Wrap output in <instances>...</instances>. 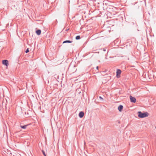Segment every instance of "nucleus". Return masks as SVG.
Masks as SVG:
<instances>
[{"label": "nucleus", "instance_id": "obj_1", "mask_svg": "<svg viewBox=\"0 0 156 156\" xmlns=\"http://www.w3.org/2000/svg\"><path fill=\"white\" fill-rule=\"evenodd\" d=\"M138 116L140 118H145L147 117L148 115V113L147 112L142 113L141 112L139 111L138 112Z\"/></svg>", "mask_w": 156, "mask_h": 156}, {"label": "nucleus", "instance_id": "obj_2", "mask_svg": "<svg viewBox=\"0 0 156 156\" xmlns=\"http://www.w3.org/2000/svg\"><path fill=\"white\" fill-rule=\"evenodd\" d=\"M2 63L3 64L7 67L9 65V61L7 60H4L2 61Z\"/></svg>", "mask_w": 156, "mask_h": 156}, {"label": "nucleus", "instance_id": "obj_3", "mask_svg": "<svg viewBox=\"0 0 156 156\" xmlns=\"http://www.w3.org/2000/svg\"><path fill=\"white\" fill-rule=\"evenodd\" d=\"M130 99V101L132 102L135 103L136 101V99L134 97H132L131 96H129Z\"/></svg>", "mask_w": 156, "mask_h": 156}, {"label": "nucleus", "instance_id": "obj_4", "mask_svg": "<svg viewBox=\"0 0 156 156\" xmlns=\"http://www.w3.org/2000/svg\"><path fill=\"white\" fill-rule=\"evenodd\" d=\"M121 70L119 69H117L116 71V77L117 78L120 77V74L121 73Z\"/></svg>", "mask_w": 156, "mask_h": 156}, {"label": "nucleus", "instance_id": "obj_5", "mask_svg": "<svg viewBox=\"0 0 156 156\" xmlns=\"http://www.w3.org/2000/svg\"><path fill=\"white\" fill-rule=\"evenodd\" d=\"M84 115V113L83 112H80L79 114V116L80 118L83 117Z\"/></svg>", "mask_w": 156, "mask_h": 156}, {"label": "nucleus", "instance_id": "obj_6", "mask_svg": "<svg viewBox=\"0 0 156 156\" xmlns=\"http://www.w3.org/2000/svg\"><path fill=\"white\" fill-rule=\"evenodd\" d=\"M123 108V106L122 105H120L118 107V109L120 112H121Z\"/></svg>", "mask_w": 156, "mask_h": 156}, {"label": "nucleus", "instance_id": "obj_7", "mask_svg": "<svg viewBox=\"0 0 156 156\" xmlns=\"http://www.w3.org/2000/svg\"><path fill=\"white\" fill-rule=\"evenodd\" d=\"M36 33L37 35H39L41 34V31L39 29L36 31Z\"/></svg>", "mask_w": 156, "mask_h": 156}, {"label": "nucleus", "instance_id": "obj_8", "mask_svg": "<svg viewBox=\"0 0 156 156\" xmlns=\"http://www.w3.org/2000/svg\"><path fill=\"white\" fill-rule=\"evenodd\" d=\"M73 41L70 40H66L64 41L63 42V44L66 43H71Z\"/></svg>", "mask_w": 156, "mask_h": 156}, {"label": "nucleus", "instance_id": "obj_9", "mask_svg": "<svg viewBox=\"0 0 156 156\" xmlns=\"http://www.w3.org/2000/svg\"><path fill=\"white\" fill-rule=\"evenodd\" d=\"M27 126V125H24L23 126H21L20 127L22 129H25L26 128Z\"/></svg>", "mask_w": 156, "mask_h": 156}, {"label": "nucleus", "instance_id": "obj_10", "mask_svg": "<svg viewBox=\"0 0 156 156\" xmlns=\"http://www.w3.org/2000/svg\"><path fill=\"white\" fill-rule=\"evenodd\" d=\"M80 39V36L79 35L77 36L76 37V40H79Z\"/></svg>", "mask_w": 156, "mask_h": 156}, {"label": "nucleus", "instance_id": "obj_11", "mask_svg": "<svg viewBox=\"0 0 156 156\" xmlns=\"http://www.w3.org/2000/svg\"><path fill=\"white\" fill-rule=\"evenodd\" d=\"M42 153H43V154H44V156H46L45 153V152L43 150H42Z\"/></svg>", "mask_w": 156, "mask_h": 156}, {"label": "nucleus", "instance_id": "obj_12", "mask_svg": "<svg viewBox=\"0 0 156 156\" xmlns=\"http://www.w3.org/2000/svg\"><path fill=\"white\" fill-rule=\"evenodd\" d=\"M29 51V48H27V49L26 50V51H25V52H26V53H28Z\"/></svg>", "mask_w": 156, "mask_h": 156}, {"label": "nucleus", "instance_id": "obj_13", "mask_svg": "<svg viewBox=\"0 0 156 156\" xmlns=\"http://www.w3.org/2000/svg\"><path fill=\"white\" fill-rule=\"evenodd\" d=\"M102 50H103V51H106V48H103L102 49Z\"/></svg>", "mask_w": 156, "mask_h": 156}, {"label": "nucleus", "instance_id": "obj_14", "mask_svg": "<svg viewBox=\"0 0 156 156\" xmlns=\"http://www.w3.org/2000/svg\"><path fill=\"white\" fill-rule=\"evenodd\" d=\"M99 98L101 100H103V98L101 96H99Z\"/></svg>", "mask_w": 156, "mask_h": 156}, {"label": "nucleus", "instance_id": "obj_15", "mask_svg": "<svg viewBox=\"0 0 156 156\" xmlns=\"http://www.w3.org/2000/svg\"><path fill=\"white\" fill-rule=\"evenodd\" d=\"M98 69V66H97V69Z\"/></svg>", "mask_w": 156, "mask_h": 156}, {"label": "nucleus", "instance_id": "obj_16", "mask_svg": "<svg viewBox=\"0 0 156 156\" xmlns=\"http://www.w3.org/2000/svg\"><path fill=\"white\" fill-rule=\"evenodd\" d=\"M69 30V29H67V30Z\"/></svg>", "mask_w": 156, "mask_h": 156}, {"label": "nucleus", "instance_id": "obj_17", "mask_svg": "<svg viewBox=\"0 0 156 156\" xmlns=\"http://www.w3.org/2000/svg\"><path fill=\"white\" fill-rule=\"evenodd\" d=\"M12 156H15L14 155H13Z\"/></svg>", "mask_w": 156, "mask_h": 156}, {"label": "nucleus", "instance_id": "obj_18", "mask_svg": "<svg viewBox=\"0 0 156 156\" xmlns=\"http://www.w3.org/2000/svg\"><path fill=\"white\" fill-rule=\"evenodd\" d=\"M155 129H156V126L155 127Z\"/></svg>", "mask_w": 156, "mask_h": 156}]
</instances>
